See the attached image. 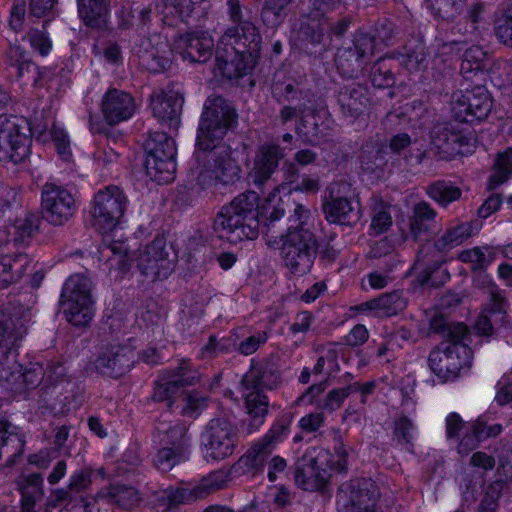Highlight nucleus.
<instances>
[{"label":"nucleus","instance_id":"obj_1","mask_svg":"<svg viewBox=\"0 0 512 512\" xmlns=\"http://www.w3.org/2000/svg\"><path fill=\"white\" fill-rule=\"evenodd\" d=\"M237 121V114L230 103L221 96L207 99L201 115L195 153L197 184L207 188L218 183L233 184L241 177V168L232 157L229 147L218 146L227 131Z\"/></svg>","mask_w":512,"mask_h":512},{"label":"nucleus","instance_id":"obj_2","mask_svg":"<svg viewBox=\"0 0 512 512\" xmlns=\"http://www.w3.org/2000/svg\"><path fill=\"white\" fill-rule=\"evenodd\" d=\"M259 196L254 191L239 194L217 214L213 229L217 236L237 244L259 234Z\"/></svg>","mask_w":512,"mask_h":512},{"label":"nucleus","instance_id":"obj_3","mask_svg":"<svg viewBox=\"0 0 512 512\" xmlns=\"http://www.w3.org/2000/svg\"><path fill=\"white\" fill-rule=\"evenodd\" d=\"M334 450L337 460L331 459V451L323 447H310L297 462L294 478L297 486L305 491H319L326 487L330 479L328 470L345 472L348 464V451L342 437L334 436Z\"/></svg>","mask_w":512,"mask_h":512},{"label":"nucleus","instance_id":"obj_4","mask_svg":"<svg viewBox=\"0 0 512 512\" xmlns=\"http://www.w3.org/2000/svg\"><path fill=\"white\" fill-rule=\"evenodd\" d=\"M92 282L82 275L74 274L64 283L60 303L66 320L74 326L87 325L94 316Z\"/></svg>","mask_w":512,"mask_h":512},{"label":"nucleus","instance_id":"obj_5","mask_svg":"<svg viewBox=\"0 0 512 512\" xmlns=\"http://www.w3.org/2000/svg\"><path fill=\"white\" fill-rule=\"evenodd\" d=\"M272 98L282 108L279 111L278 119L282 125L297 119L304 126V117L307 112H313L308 104L311 102L308 91L301 88L292 77H286L283 73L277 72L271 84Z\"/></svg>","mask_w":512,"mask_h":512},{"label":"nucleus","instance_id":"obj_6","mask_svg":"<svg viewBox=\"0 0 512 512\" xmlns=\"http://www.w3.org/2000/svg\"><path fill=\"white\" fill-rule=\"evenodd\" d=\"M129 199L117 185H108L94 194L90 215L92 226L100 233L112 231L123 218Z\"/></svg>","mask_w":512,"mask_h":512},{"label":"nucleus","instance_id":"obj_7","mask_svg":"<svg viewBox=\"0 0 512 512\" xmlns=\"http://www.w3.org/2000/svg\"><path fill=\"white\" fill-rule=\"evenodd\" d=\"M32 137L28 122L13 115H0V161L14 164L30 155Z\"/></svg>","mask_w":512,"mask_h":512},{"label":"nucleus","instance_id":"obj_8","mask_svg":"<svg viewBox=\"0 0 512 512\" xmlns=\"http://www.w3.org/2000/svg\"><path fill=\"white\" fill-rule=\"evenodd\" d=\"M281 238L285 267L294 275L302 276L310 272L317 249L313 233L308 229H290Z\"/></svg>","mask_w":512,"mask_h":512},{"label":"nucleus","instance_id":"obj_9","mask_svg":"<svg viewBox=\"0 0 512 512\" xmlns=\"http://www.w3.org/2000/svg\"><path fill=\"white\" fill-rule=\"evenodd\" d=\"M292 422L293 414L289 411H282L267 432L240 457L238 464H243L255 470H263L266 460L277 445L288 438Z\"/></svg>","mask_w":512,"mask_h":512},{"label":"nucleus","instance_id":"obj_10","mask_svg":"<svg viewBox=\"0 0 512 512\" xmlns=\"http://www.w3.org/2000/svg\"><path fill=\"white\" fill-rule=\"evenodd\" d=\"M472 350L462 340H452L445 347H436L428 357L433 373L443 381L455 380L471 366Z\"/></svg>","mask_w":512,"mask_h":512},{"label":"nucleus","instance_id":"obj_11","mask_svg":"<svg viewBox=\"0 0 512 512\" xmlns=\"http://www.w3.org/2000/svg\"><path fill=\"white\" fill-rule=\"evenodd\" d=\"M201 445L206 459L224 460L235 452L238 445V429L225 418H213L201 434Z\"/></svg>","mask_w":512,"mask_h":512},{"label":"nucleus","instance_id":"obj_12","mask_svg":"<svg viewBox=\"0 0 512 512\" xmlns=\"http://www.w3.org/2000/svg\"><path fill=\"white\" fill-rule=\"evenodd\" d=\"M331 8V0H312L311 10L300 16L296 29V37L301 48L310 50L323 43L330 27L325 15Z\"/></svg>","mask_w":512,"mask_h":512},{"label":"nucleus","instance_id":"obj_13","mask_svg":"<svg viewBox=\"0 0 512 512\" xmlns=\"http://www.w3.org/2000/svg\"><path fill=\"white\" fill-rule=\"evenodd\" d=\"M176 256H171L163 237L155 238L145 246L137 258V268L148 280H164L174 271Z\"/></svg>","mask_w":512,"mask_h":512},{"label":"nucleus","instance_id":"obj_14","mask_svg":"<svg viewBox=\"0 0 512 512\" xmlns=\"http://www.w3.org/2000/svg\"><path fill=\"white\" fill-rule=\"evenodd\" d=\"M493 100L489 92L482 86L471 90L454 93L452 113L461 123H475L485 120L491 113Z\"/></svg>","mask_w":512,"mask_h":512},{"label":"nucleus","instance_id":"obj_15","mask_svg":"<svg viewBox=\"0 0 512 512\" xmlns=\"http://www.w3.org/2000/svg\"><path fill=\"white\" fill-rule=\"evenodd\" d=\"M134 363V350L130 345L110 342L99 347L93 366L98 374L116 379L128 373Z\"/></svg>","mask_w":512,"mask_h":512},{"label":"nucleus","instance_id":"obj_16","mask_svg":"<svg viewBox=\"0 0 512 512\" xmlns=\"http://www.w3.org/2000/svg\"><path fill=\"white\" fill-rule=\"evenodd\" d=\"M76 211V202L72 193L62 186L46 183L42 189L43 217L52 225L61 226Z\"/></svg>","mask_w":512,"mask_h":512},{"label":"nucleus","instance_id":"obj_17","mask_svg":"<svg viewBox=\"0 0 512 512\" xmlns=\"http://www.w3.org/2000/svg\"><path fill=\"white\" fill-rule=\"evenodd\" d=\"M184 104L182 86L170 83L164 88L153 90L150 95V107L159 121L177 125Z\"/></svg>","mask_w":512,"mask_h":512},{"label":"nucleus","instance_id":"obj_18","mask_svg":"<svg viewBox=\"0 0 512 512\" xmlns=\"http://www.w3.org/2000/svg\"><path fill=\"white\" fill-rule=\"evenodd\" d=\"M379 497V490L370 478L352 479L342 484L337 493V502L344 507L349 505L358 509L374 508Z\"/></svg>","mask_w":512,"mask_h":512},{"label":"nucleus","instance_id":"obj_19","mask_svg":"<svg viewBox=\"0 0 512 512\" xmlns=\"http://www.w3.org/2000/svg\"><path fill=\"white\" fill-rule=\"evenodd\" d=\"M17 349L12 357L7 359V366L0 360V382L15 393H22L25 390L35 388L42 381L44 372L41 366H33L22 371L21 365L17 362Z\"/></svg>","mask_w":512,"mask_h":512},{"label":"nucleus","instance_id":"obj_20","mask_svg":"<svg viewBox=\"0 0 512 512\" xmlns=\"http://www.w3.org/2000/svg\"><path fill=\"white\" fill-rule=\"evenodd\" d=\"M432 144L441 159H452L466 152L464 147L469 144L468 138L458 125L448 122L433 127L431 134Z\"/></svg>","mask_w":512,"mask_h":512},{"label":"nucleus","instance_id":"obj_21","mask_svg":"<svg viewBox=\"0 0 512 512\" xmlns=\"http://www.w3.org/2000/svg\"><path fill=\"white\" fill-rule=\"evenodd\" d=\"M284 148L276 143H263L258 146L249 177L256 186L265 184L277 170L284 158Z\"/></svg>","mask_w":512,"mask_h":512},{"label":"nucleus","instance_id":"obj_22","mask_svg":"<svg viewBox=\"0 0 512 512\" xmlns=\"http://www.w3.org/2000/svg\"><path fill=\"white\" fill-rule=\"evenodd\" d=\"M136 103L133 96L125 91L111 88L102 97L101 111L110 125L126 121L133 116Z\"/></svg>","mask_w":512,"mask_h":512},{"label":"nucleus","instance_id":"obj_23","mask_svg":"<svg viewBox=\"0 0 512 512\" xmlns=\"http://www.w3.org/2000/svg\"><path fill=\"white\" fill-rule=\"evenodd\" d=\"M261 42V35L253 22L231 26L220 38L222 45L237 53L260 51Z\"/></svg>","mask_w":512,"mask_h":512},{"label":"nucleus","instance_id":"obj_24","mask_svg":"<svg viewBox=\"0 0 512 512\" xmlns=\"http://www.w3.org/2000/svg\"><path fill=\"white\" fill-rule=\"evenodd\" d=\"M502 431V424L491 423L487 416L481 415L468 423L467 430L457 446V451L460 455L466 456L478 448L481 442L489 438H496Z\"/></svg>","mask_w":512,"mask_h":512},{"label":"nucleus","instance_id":"obj_25","mask_svg":"<svg viewBox=\"0 0 512 512\" xmlns=\"http://www.w3.org/2000/svg\"><path fill=\"white\" fill-rule=\"evenodd\" d=\"M214 40L207 34L187 33L174 41L173 51L183 59L191 62L204 63L211 58Z\"/></svg>","mask_w":512,"mask_h":512},{"label":"nucleus","instance_id":"obj_26","mask_svg":"<svg viewBox=\"0 0 512 512\" xmlns=\"http://www.w3.org/2000/svg\"><path fill=\"white\" fill-rule=\"evenodd\" d=\"M230 481V471L224 469L214 470L186 487H180L184 502L192 503L205 499L209 495L227 487Z\"/></svg>","mask_w":512,"mask_h":512},{"label":"nucleus","instance_id":"obj_27","mask_svg":"<svg viewBox=\"0 0 512 512\" xmlns=\"http://www.w3.org/2000/svg\"><path fill=\"white\" fill-rule=\"evenodd\" d=\"M27 333L26 320L4 313L0 316V360L7 366V359L12 357L17 344Z\"/></svg>","mask_w":512,"mask_h":512},{"label":"nucleus","instance_id":"obj_28","mask_svg":"<svg viewBox=\"0 0 512 512\" xmlns=\"http://www.w3.org/2000/svg\"><path fill=\"white\" fill-rule=\"evenodd\" d=\"M338 104L342 113L356 119L369 112L371 96L367 87L361 84H351L340 90Z\"/></svg>","mask_w":512,"mask_h":512},{"label":"nucleus","instance_id":"obj_29","mask_svg":"<svg viewBox=\"0 0 512 512\" xmlns=\"http://www.w3.org/2000/svg\"><path fill=\"white\" fill-rule=\"evenodd\" d=\"M282 381L281 373L275 363L265 361L257 365H252L241 380L242 389H274L277 388Z\"/></svg>","mask_w":512,"mask_h":512},{"label":"nucleus","instance_id":"obj_30","mask_svg":"<svg viewBox=\"0 0 512 512\" xmlns=\"http://www.w3.org/2000/svg\"><path fill=\"white\" fill-rule=\"evenodd\" d=\"M77 9L86 27L103 31L109 29L110 7L106 0H77Z\"/></svg>","mask_w":512,"mask_h":512},{"label":"nucleus","instance_id":"obj_31","mask_svg":"<svg viewBox=\"0 0 512 512\" xmlns=\"http://www.w3.org/2000/svg\"><path fill=\"white\" fill-rule=\"evenodd\" d=\"M188 425L180 420L173 423L160 421L156 426V437L159 445L172 447L176 451L186 453L190 446L191 437Z\"/></svg>","mask_w":512,"mask_h":512},{"label":"nucleus","instance_id":"obj_32","mask_svg":"<svg viewBox=\"0 0 512 512\" xmlns=\"http://www.w3.org/2000/svg\"><path fill=\"white\" fill-rule=\"evenodd\" d=\"M407 301L401 291L395 290L389 293L361 303L356 306L357 311H374L377 316L390 317L398 314L406 308Z\"/></svg>","mask_w":512,"mask_h":512},{"label":"nucleus","instance_id":"obj_33","mask_svg":"<svg viewBox=\"0 0 512 512\" xmlns=\"http://www.w3.org/2000/svg\"><path fill=\"white\" fill-rule=\"evenodd\" d=\"M5 62L16 69L18 78L26 84L37 85L41 79L39 68L27 59L26 51L19 45H10L5 52Z\"/></svg>","mask_w":512,"mask_h":512},{"label":"nucleus","instance_id":"obj_34","mask_svg":"<svg viewBox=\"0 0 512 512\" xmlns=\"http://www.w3.org/2000/svg\"><path fill=\"white\" fill-rule=\"evenodd\" d=\"M323 212L330 223L340 225H352L360 219L359 210L352 205L350 199L343 196H331L323 204Z\"/></svg>","mask_w":512,"mask_h":512},{"label":"nucleus","instance_id":"obj_35","mask_svg":"<svg viewBox=\"0 0 512 512\" xmlns=\"http://www.w3.org/2000/svg\"><path fill=\"white\" fill-rule=\"evenodd\" d=\"M167 44L163 41L157 42L156 46L150 41L143 42L139 50V63L149 72L160 73L170 67L171 59L167 56Z\"/></svg>","mask_w":512,"mask_h":512},{"label":"nucleus","instance_id":"obj_36","mask_svg":"<svg viewBox=\"0 0 512 512\" xmlns=\"http://www.w3.org/2000/svg\"><path fill=\"white\" fill-rule=\"evenodd\" d=\"M242 394L247 414L251 418L247 427V431L250 434L258 430L265 422V418L268 415L269 400L261 391L253 389H242Z\"/></svg>","mask_w":512,"mask_h":512},{"label":"nucleus","instance_id":"obj_37","mask_svg":"<svg viewBox=\"0 0 512 512\" xmlns=\"http://www.w3.org/2000/svg\"><path fill=\"white\" fill-rule=\"evenodd\" d=\"M436 217V210L428 202L416 203L409 217V232L412 239L417 241L426 236L435 223Z\"/></svg>","mask_w":512,"mask_h":512},{"label":"nucleus","instance_id":"obj_38","mask_svg":"<svg viewBox=\"0 0 512 512\" xmlns=\"http://www.w3.org/2000/svg\"><path fill=\"white\" fill-rule=\"evenodd\" d=\"M259 51H249L246 53L233 52L231 58L217 56V67L220 73L228 79H237L248 74L254 66V57Z\"/></svg>","mask_w":512,"mask_h":512},{"label":"nucleus","instance_id":"obj_39","mask_svg":"<svg viewBox=\"0 0 512 512\" xmlns=\"http://www.w3.org/2000/svg\"><path fill=\"white\" fill-rule=\"evenodd\" d=\"M98 495L109 504L124 510H131L139 506L142 501V497L137 489L123 484H112L102 489Z\"/></svg>","mask_w":512,"mask_h":512},{"label":"nucleus","instance_id":"obj_40","mask_svg":"<svg viewBox=\"0 0 512 512\" xmlns=\"http://www.w3.org/2000/svg\"><path fill=\"white\" fill-rule=\"evenodd\" d=\"M29 264L27 254H0V289L18 281Z\"/></svg>","mask_w":512,"mask_h":512},{"label":"nucleus","instance_id":"obj_41","mask_svg":"<svg viewBox=\"0 0 512 512\" xmlns=\"http://www.w3.org/2000/svg\"><path fill=\"white\" fill-rule=\"evenodd\" d=\"M485 293L488 298L482 310L493 318L496 325H504L508 322L509 309V302L504 292L492 280H489L485 287Z\"/></svg>","mask_w":512,"mask_h":512},{"label":"nucleus","instance_id":"obj_42","mask_svg":"<svg viewBox=\"0 0 512 512\" xmlns=\"http://www.w3.org/2000/svg\"><path fill=\"white\" fill-rule=\"evenodd\" d=\"M399 63L410 72H416L427 68L429 54L425 44L421 40L409 42L398 55Z\"/></svg>","mask_w":512,"mask_h":512},{"label":"nucleus","instance_id":"obj_43","mask_svg":"<svg viewBox=\"0 0 512 512\" xmlns=\"http://www.w3.org/2000/svg\"><path fill=\"white\" fill-rule=\"evenodd\" d=\"M485 5L481 1H476L468 8L465 16L460 18L453 26L455 34L463 35L470 40L478 36L480 23L483 21Z\"/></svg>","mask_w":512,"mask_h":512},{"label":"nucleus","instance_id":"obj_44","mask_svg":"<svg viewBox=\"0 0 512 512\" xmlns=\"http://www.w3.org/2000/svg\"><path fill=\"white\" fill-rule=\"evenodd\" d=\"M10 424L6 421H0V460L6 457V466H12L16 458L23 454L24 443L21 438L9 431Z\"/></svg>","mask_w":512,"mask_h":512},{"label":"nucleus","instance_id":"obj_45","mask_svg":"<svg viewBox=\"0 0 512 512\" xmlns=\"http://www.w3.org/2000/svg\"><path fill=\"white\" fill-rule=\"evenodd\" d=\"M472 236V226L468 222L459 223L446 229V231L434 241V248L439 252H447Z\"/></svg>","mask_w":512,"mask_h":512},{"label":"nucleus","instance_id":"obj_46","mask_svg":"<svg viewBox=\"0 0 512 512\" xmlns=\"http://www.w3.org/2000/svg\"><path fill=\"white\" fill-rule=\"evenodd\" d=\"M429 333H435L443 336L449 341L463 340L468 333V328L463 323H448L446 318L438 313L433 312L429 316Z\"/></svg>","mask_w":512,"mask_h":512},{"label":"nucleus","instance_id":"obj_47","mask_svg":"<svg viewBox=\"0 0 512 512\" xmlns=\"http://www.w3.org/2000/svg\"><path fill=\"white\" fill-rule=\"evenodd\" d=\"M17 489L21 494V503L34 506L41 500L43 491V477L39 473L21 475L17 480Z\"/></svg>","mask_w":512,"mask_h":512},{"label":"nucleus","instance_id":"obj_48","mask_svg":"<svg viewBox=\"0 0 512 512\" xmlns=\"http://www.w3.org/2000/svg\"><path fill=\"white\" fill-rule=\"evenodd\" d=\"M425 192L430 199L444 208L459 200L462 196V191L458 186L445 180L430 183L425 187Z\"/></svg>","mask_w":512,"mask_h":512},{"label":"nucleus","instance_id":"obj_49","mask_svg":"<svg viewBox=\"0 0 512 512\" xmlns=\"http://www.w3.org/2000/svg\"><path fill=\"white\" fill-rule=\"evenodd\" d=\"M145 171L150 180L158 184H166L174 179L176 171L175 159L155 160L145 159Z\"/></svg>","mask_w":512,"mask_h":512},{"label":"nucleus","instance_id":"obj_50","mask_svg":"<svg viewBox=\"0 0 512 512\" xmlns=\"http://www.w3.org/2000/svg\"><path fill=\"white\" fill-rule=\"evenodd\" d=\"M335 62L340 73L348 78L356 77L366 64L351 47L339 49Z\"/></svg>","mask_w":512,"mask_h":512},{"label":"nucleus","instance_id":"obj_51","mask_svg":"<svg viewBox=\"0 0 512 512\" xmlns=\"http://www.w3.org/2000/svg\"><path fill=\"white\" fill-rule=\"evenodd\" d=\"M512 176V148L498 153L494 162V171L489 178L488 188L496 189L499 185L505 183Z\"/></svg>","mask_w":512,"mask_h":512},{"label":"nucleus","instance_id":"obj_52","mask_svg":"<svg viewBox=\"0 0 512 512\" xmlns=\"http://www.w3.org/2000/svg\"><path fill=\"white\" fill-rule=\"evenodd\" d=\"M40 219L34 213H26L24 216L18 217L12 225L14 235L17 242H26L33 237L39 228Z\"/></svg>","mask_w":512,"mask_h":512},{"label":"nucleus","instance_id":"obj_53","mask_svg":"<svg viewBox=\"0 0 512 512\" xmlns=\"http://www.w3.org/2000/svg\"><path fill=\"white\" fill-rule=\"evenodd\" d=\"M296 0H265L261 17L265 24L272 27L280 25L285 17V9Z\"/></svg>","mask_w":512,"mask_h":512},{"label":"nucleus","instance_id":"obj_54","mask_svg":"<svg viewBox=\"0 0 512 512\" xmlns=\"http://www.w3.org/2000/svg\"><path fill=\"white\" fill-rule=\"evenodd\" d=\"M415 425L406 415H400L394 422L393 440L408 451L412 450Z\"/></svg>","mask_w":512,"mask_h":512},{"label":"nucleus","instance_id":"obj_55","mask_svg":"<svg viewBox=\"0 0 512 512\" xmlns=\"http://www.w3.org/2000/svg\"><path fill=\"white\" fill-rule=\"evenodd\" d=\"M370 81L374 87L388 88L394 85L395 79L390 60L379 58L371 68Z\"/></svg>","mask_w":512,"mask_h":512},{"label":"nucleus","instance_id":"obj_56","mask_svg":"<svg viewBox=\"0 0 512 512\" xmlns=\"http://www.w3.org/2000/svg\"><path fill=\"white\" fill-rule=\"evenodd\" d=\"M468 0H428L432 13L441 19L449 20L459 15Z\"/></svg>","mask_w":512,"mask_h":512},{"label":"nucleus","instance_id":"obj_57","mask_svg":"<svg viewBox=\"0 0 512 512\" xmlns=\"http://www.w3.org/2000/svg\"><path fill=\"white\" fill-rule=\"evenodd\" d=\"M152 6L150 4L144 5L138 1L131 3L127 11V17L123 18L119 24L122 28L130 26H144L151 21Z\"/></svg>","mask_w":512,"mask_h":512},{"label":"nucleus","instance_id":"obj_58","mask_svg":"<svg viewBox=\"0 0 512 512\" xmlns=\"http://www.w3.org/2000/svg\"><path fill=\"white\" fill-rule=\"evenodd\" d=\"M181 389L179 383L171 379H162L155 383L151 398L155 402H165L168 407H171L180 395Z\"/></svg>","mask_w":512,"mask_h":512},{"label":"nucleus","instance_id":"obj_59","mask_svg":"<svg viewBox=\"0 0 512 512\" xmlns=\"http://www.w3.org/2000/svg\"><path fill=\"white\" fill-rule=\"evenodd\" d=\"M459 259L470 263L473 269H483L494 260V253L490 247H474L459 254Z\"/></svg>","mask_w":512,"mask_h":512},{"label":"nucleus","instance_id":"obj_60","mask_svg":"<svg viewBox=\"0 0 512 512\" xmlns=\"http://www.w3.org/2000/svg\"><path fill=\"white\" fill-rule=\"evenodd\" d=\"M392 226V217L389 206L382 201H376L372 207V219L370 229L373 234L380 235L388 231Z\"/></svg>","mask_w":512,"mask_h":512},{"label":"nucleus","instance_id":"obj_61","mask_svg":"<svg viewBox=\"0 0 512 512\" xmlns=\"http://www.w3.org/2000/svg\"><path fill=\"white\" fill-rule=\"evenodd\" d=\"M163 14L165 17H173L181 22H189L194 11L192 0H163Z\"/></svg>","mask_w":512,"mask_h":512},{"label":"nucleus","instance_id":"obj_62","mask_svg":"<svg viewBox=\"0 0 512 512\" xmlns=\"http://www.w3.org/2000/svg\"><path fill=\"white\" fill-rule=\"evenodd\" d=\"M154 497L153 507L161 510V512H168L178 505L185 504L180 487H169L155 493Z\"/></svg>","mask_w":512,"mask_h":512},{"label":"nucleus","instance_id":"obj_63","mask_svg":"<svg viewBox=\"0 0 512 512\" xmlns=\"http://www.w3.org/2000/svg\"><path fill=\"white\" fill-rule=\"evenodd\" d=\"M185 453L176 451L172 447H161L153 458L154 466L161 472L170 471L176 464L183 460Z\"/></svg>","mask_w":512,"mask_h":512},{"label":"nucleus","instance_id":"obj_64","mask_svg":"<svg viewBox=\"0 0 512 512\" xmlns=\"http://www.w3.org/2000/svg\"><path fill=\"white\" fill-rule=\"evenodd\" d=\"M235 347L232 338L223 337L218 339L216 336L211 335L208 342L201 348L199 357L201 359H212L220 353H228Z\"/></svg>","mask_w":512,"mask_h":512}]
</instances>
